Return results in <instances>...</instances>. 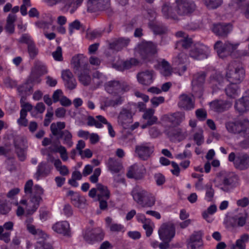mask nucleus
<instances>
[{
	"label": "nucleus",
	"instance_id": "nucleus-1",
	"mask_svg": "<svg viewBox=\"0 0 249 249\" xmlns=\"http://www.w3.org/2000/svg\"><path fill=\"white\" fill-rule=\"evenodd\" d=\"M33 182L32 180L26 182L24 186V192L26 194H30L31 199L27 207V213L28 214H32L38 208L39 203L42 200L40 195L43 193V189L39 185L34 186L33 192L32 187Z\"/></svg>",
	"mask_w": 249,
	"mask_h": 249
},
{
	"label": "nucleus",
	"instance_id": "nucleus-2",
	"mask_svg": "<svg viewBox=\"0 0 249 249\" xmlns=\"http://www.w3.org/2000/svg\"><path fill=\"white\" fill-rule=\"evenodd\" d=\"M131 195L136 203L142 208H151L155 204V196L140 187L134 188Z\"/></svg>",
	"mask_w": 249,
	"mask_h": 249
},
{
	"label": "nucleus",
	"instance_id": "nucleus-3",
	"mask_svg": "<svg viewBox=\"0 0 249 249\" xmlns=\"http://www.w3.org/2000/svg\"><path fill=\"white\" fill-rule=\"evenodd\" d=\"M245 74L242 65L236 62H232L228 66L226 78L231 83L239 84L243 80Z\"/></svg>",
	"mask_w": 249,
	"mask_h": 249
},
{
	"label": "nucleus",
	"instance_id": "nucleus-4",
	"mask_svg": "<svg viewBox=\"0 0 249 249\" xmlns=\"http://www.w3.org/2000/svg\"><path fill=\"white\" fill-rule=\"evenodd\" d=\"M175 4V11L178 17H190L196 8L192 0H176Z\"/></svg>",
	"mask_w": 249,
	"mask_h": 249
},
{
	"label": "nucleus",
	"instance_id": "nucleus-5",
	"mask_svg": "<svg viewBox=\"0 0 249 249\" xmlns=\"http://www.w3.org/2000/svg\"><path fill=\"white\" fill-rule=\"evenodd\" d=\"M214 181L219 182V185H223L220 188L224 191H228L229 187H232L236 183L237 176L233 172H221L217 175Z\"/></svg>",
	"mask_w": 249,
	"mask_h": 249
},
{
	"label": "nucleus",
	"instance_id": "nucleus-6",
	"mask_svg": "<svg viewBox=\"0 0 249 249\" xmlns=\"http://www.w3.org/2000/svg\"><path fill=\"white\" fill-rule=\"evenodd\" d=\"M106 90L112 96H116L129 89V87L124 81L111 80L105 85Z\"/></svg>",
	"mask_w": 249,
	"mask_h": 249
},
{
	"label": "nucleus",
	"instance_id": "nucleus-7",
	"mask_svg": "<svg viewBox=\"0 0 249 249\" xmlns=\"http://www.w3.org/2000/svg\"><path fill=\"white\" fill-rule=\"evenodd\" d=\"M238 45V43L232 44L228 41L223 44L221 41L218 40L215 42L214 48L218 56L224 58L231 54L237 49Z\"/></svg>",
	"mask_w": 249,
	"mask_h": 249
},
{
	"label": "nucleus",
	"instance_id": "nucleus-8",
	"mask_svg": "<svg viewBox=\"0 0 249 249\" xmlns=\"http://www.w3.org/2000/svg\"><path fill=\"white\" fill-rule=\"evenodd\" d=\"M84 0H44L49 6H53L59 3H63V8L71 14L75 12L81 5Z\"/></svg>",
	"mask_w": 249,
	"mask_h": 249
},
{
	"label": "nucleus",
	"instance_id": "nucleus-9",
	"mask_svg": "<svg viewBox=\"0 0 249 249\" xmlns=\"http://www.w3.org/2000/svg\"><path fill=\"white\" fill-rule=\"evenodd\" d=\"M136 52L142 58L146 59L157 53L156 46L150 42H142L136 48Z\"/></svg>",
	"mask_w": 249,
	"mask_h": 249
},
{
	"label": "nucleus",
	"instance_id": "nucleus-10",
	"mask_svg": "<svg viewBox=\"0 0 249 249\" xmlns=\"http://www.w3.org/2000/svg\"><path fill=\"white\" fill-rule=\"evenodd\" d=\"M159 237L161 240L171 241L175 234V228L173 223H163L158 231Z\"/></svg>",
	"mask_w": 249,
	"mask_h": 249
},
{
	"label": "nucleus",
	"instance_id": "nucleus-11",
	"mask_svg": "<svg viewBox=\"0 0 249 249\" xmlns=\"http://www.w3.org/2000/svg\"><path fill=\"white\" fill-rule=\"evenodd\" d=\"M97 192V199L99 201V207L101 210H105L107 208V200L110 197V192L107 186L101 183L96 185Z\"/></svg>",
	"mask_w": 249,
	"mask_h": 249
},
{
	"label": "nucleus",
	"instance_id": "nucleus-12",
	"mask_svg": "<svg viewBox=\"0 0 249 249\" xmlns=\"http://www.w3.org/2000/svg\"><path fill=\"white\" fill-rule=\"evenodd\" d=\"M154 147L149 143H143L136 145L135 152L138 157L142 160H148L153 153Z\"/></svg>",
	"mask_w": 249,
	"mask_h": 249
},
{
	"label": "nucleus",
	"instance_id": "nucleus-13",
	"mask_svg": "<svg viewBox=\"0 0 249 249\" xmlns=\"http://www.w3.org/2000/svg\"><path fill=\"white\" fill-rule=\"evenodd\" d=\"M213 32L221 38H225L232 30V25L230 23H217L213 25Z\"/></svg>",
	"mask_w": 249,
	"mask_h": 249
},
{
	"label": "nucleus",
	"instance_id": "nucleus-14",
	"mask_svg": "<svg viewBox=\"0 0 249 249\" xmlns=\"http://www.w3.org/2000/svg\"><path fill=\"white\" fill-rule=\"evenodd\" d=\"M110 6V0H88L87 1L88 10L95 12L108 9Z\"/></svg>",
	"mask_w": 249,
	"mask_h": 249
},
{
	"label": "nucleus",
	"instance_id": "nucleus-15",
	"mask_svg": "<svg viewBox=\"0 0 249 249\" xmlns=\"http://www.w3.org/2000/svg\"><path fill=\"white\" fill-rule=\"evenodd\" d=\"M71 64L75 73L81 70L90 67L86 58L83 55L80 54L73 56L72 58Z\"/></svg>",
	"mask_w": 249,
	"mask_h": 249
},
{
	"label": "nucleus",
	"instance_id": "nucleus-16",
	"mask_svg": "<svg viewBox=\"0 0 249 249\" xmlns=\"http://www.w3.org/2000/svg\"><path fill=\"white\" fill-rule=\"evenodd\" d=\"M211 109L217 113L228 110L231 107L232 103L228 101L215 100L209 103Z\"/></svg>",
	"mask_w": 249,
	"mask_h": 249
},
{
	"label": "nucleus",
	"instance_id": "nucleus-17",
	"mask_svg": "<svg viewBox=\"0 0 249 249\" xmlns=\"http://www.w3.org/2000/svg\"><path fill=\"white\" fill-rule=\"evenodd\" d=\"M104 237V234L100 229L87 230L84 235L85 241L89 243L95 241H101Z\"/></svg>",
	"mask_w": 249,
	"mask_h": 249
},
{
	"label": "nucleus",
	"instance_id": "nucleus-18",
	"mask_svg": "<svg viewBox=\"0 0 249 249\" xmlns=\"http://www.w3.org/2000/svg\"><path fill=\"white\" fill-rule=\"evenodd\" d=\"M244 119H239L234 121H229L225 124L227 130L230 133L243 134Z\"/></svg>",
	"mask_w": 249,
	"mask_h": 249
},
{
	"label": "nucleus",
	"instance_id": "nucleus-19",
	"mask_svg": "<svg viewBox=\"0 0 249 249\" xmlns=\"http://www.w3.org/2000/svg\"><path fill=\"white\" fill-rule=\"evenodd\" d=\"M133 115L130 110L123 108L118 117V123L124 127L127 126L132 123Z\"/></svg>",
	"mask_w": 249,
	"mask_h": 249
},
{
	"label": "nucleus",
	"instance_id": "nucleus-20",
	"mask_svg": "<svg viewBox=\"0 0 249 249\" xmlns=\"http://www.w3.org/2000/svg\"><path fill=\"white\" fill-rule=\"evenodd\" d=\"M203 233L201 231L194 232L187 240L188 248H200L203 246Z\"/></svg>",
	"mask_w": 249,
	"mask_h": 249
},
{
	"label": "nucleus",
	"instance_id": "nucleus-21",
	"mask_svg": "<svg viewBox=\"0 0 249 249\" xmlns=\"http://www.w3.org/2000/svg\"><path fill=\"white\" fill-rule=\"evenodd\" d=\"M138 82L144 86H149L153 81V71H145L140 72L137 75Z\"/></svg>",
	"mask_w": 249,
	"mask_h": 249
},
{
	"label": "nucleus",
	"instance_id": "nucleus-22",
	"mask_svg": "<svg viewBox=\"0 0 249 249\" xmlns=\"http://www.w3.org/2000/svg\"><path fill=\"white\" fill-rule=\"evenodd\" d=\"M54 231L64 236L70 237L71 235L69 224L67 221L56 223L53 227Z\"/></svg>",
	"mask_w": 249,
	"mask_h": 249
},
{
	"label": "nucleus",
	"instance_id": "nucleus-23",
	"mask_svg": "<svg viewBox=\"0 0 249 249\" xmlns=\"http://www.w3.org/2000/svg\"><path fill=\"white\" fill-rule=\"evenodd\" d=\"M179 101L178 103L179 107L185 110H189L194 108L195 103L190 96L183 94L179 96Z\"/></svg>",
	"mask_w": 249,
	"mask_h": 249
},
{
	"label": "nucleus",
	"instance_id": "nucleus-24",
	"mask_svg": "<svg viewBox=\"0 0 249 249\" xmlns=\"http://www.w3.org/2000/svg\"><path fill=\"white\" fill-rule=\"evenodd\" d=\"M61 76L65 81L66 86L70 90L75 88L76 82L73 77V74L69 70H66L62 71Z\"/></svg>",
	"mask_w": 249,
	"mask_h": 249
},
{
	"label": "nucleus",
	"instance_id": "nucleus-25",
	"mask_svg": "<svg viewBox=\"0 0 249 249\" xmlns=\"http://www.w3.org/2000/svg\"><path fill=\"white\" fill-rule=\"evenodd\" d=\"M144 173V169L142 166L134 164L129 168L126 175L128 178L140 179L143 177Z\"/></svg>",
	"mask_w": 249,
	"mask_h": 249
},
{
	"label": "nucleus",
	"instance_id": "nucleus-26",
	"mask_svg": "<svg viewBox=\"0 0 249 249\" xmlns=\"http://www.w3.org/2000/svg\"><path fill=\"white\" fill-rule=\"evenodd\" d=\"M164 118L172 124L178 125L185 119V114L183 112H176L165 115Z\"/></svg>",
	"mask_w": 249,
	"mask_h": 249
},
{
	"label": "nucleus",
	"instance_id": "nucleus-27",
	"mask_svg": "<svg viewBox=\"0 0 249 249\" xmlns=\"http://www.w3.org/2000/svg\"><path fill=\"white\" fill-rule=\"evenodd\" d=\"M235 167L240 170H246L249 168V156L247 154L238 156L234 161Z\"/></svg>",
	"mask_w": 249,
	"mask_h": 249
},
{
	"label": "nucleus",
	"instance_id": "nucleus-28",
	"mask_svg": "<svg viewBox=\"0 0 249 249\" xmlns=\"http://www.w3.org/2000/svg\"><path fill=\"white\" fill-rule=\"evenodd\" d=\"M235 108L240 113H244L249 110V98L246 93L235 102Z\"/></svg>",
	"mask_w": 249,
	"mask_h": 249
},
{
	"label": "nucleus",
	"instance_id": "nucleus-29",
	"mask_svg": "<svg viewBox=\"0 0 249 249\" xmlns=\"http://www.w3.org/2000/svg\"><path fill=\"white\" fill-rule=\"evenodd\" d=\"M52 168L47 166V164L44 162L39 163L36 173L35 174V177L37 180L39 179L41 177H45L50 174Z\"/></svg>",
	"mask_w": 249,
	"mask_h": 249
},
{
	"label": "nucleus",
	"instance_id": "nucleus-30",
	"mask_svg": "<svg viewBox=\"0 0 249 249\" xmlns=\"http://www.w3.org/2000/svg\"><path fill=\"white\" fill-rule=\"evenodd\" d=\"M90 73L89 67L75 73L78 75L79 81L84 86H88L91 82V78Z\"/></svg>",
	"mask_w": 249,
	"mask_h": 249
},
{
	"label": "nucleus",
	"instance_id": "nucleus-31",
	"mask_svg": "<svg viewBox=\"0 0 249 249\" xmlns=\"http://www.w3.org/2000/svg\"><path fill=\"white\" fill-rule=\"evenodd\" d=\"M161 11L163 16L166 18H171L177 20H179L178 15L175 11V7L174 9H173L169 3H164L162 6Z\"/></svg>",
	"mask_w": 249,
	"mask_h": 249
},
{
	"label": "nucleus",
	"instance_id": "nucleus-32",
	"mask_svg": "<svg viewBox=\"0 0 249 249\" xmlns=\"http://www.w3.org/2000/svg\"><path fill=\"white\" fill-rule=\"evenodd\" d=\"M167 135L172 141H180L185 138L181 129L178 127H173L169 129L167 131Z\"/></svg>",
	"mask_w": 249,
	"mask_h": 249
},
{
	"label": "nucleus",
	"instance_id": "nucleus-33",
	"mask_svg": "<svg viewBox=\"0 0 249 249\" xmlns=\"http://www.w3.org/2000/svg\"><path fill=\"white\" fill-rule=\"evenodd\" d=\"M129 41L130 40L128 38H119L115 39L112 42L109 43V47L112 49L119 51L126 47Z\"/></svg>",
	"mask_w": 249,
	"mask_h": 249
},
{
	"label": "nucleus",
	"instance_id": "nucleus-34",
	"mask_svg": "<svg viewBox=\"0 0 249 249\" xmlns=\"http://www.w3.org/2000/svg\"><path fill=\"white\" fill-rule=\"evenodd\" d=\"M108 170L113 174L119 173L123 168L121 163L117 160L110 158L107 162Z\"/></svg>",
	"mask_w": 249,
	"mask_h": 249
},
{
	"label": "nucleus",
	"instance_id": "nucleus-35",
	"mask_svg": "<svg viewBox=\"0 0 249 249\" xmlns=\"http://www.w3.org/2000/svg\"><path fill=\"white\" fill-rule=\"evenodd\" d=\"M191 57L197 59L206 58L207 55L201 46H195L192 48L190 53Z\"/></svg>",
	"mask_w": 249,
	"mask_h": 249
},
{
	"label": "nucleus",
	"instance_id": "nucleus-36",
	"mask_svg": "<svg viewBox=\"0 0 249 249\" xmlns=\"http://www.w3.org/2000/svg\"><path fill=\"white\" fill-rule=\"evenodd\" d=\"M155 110L152 108L146 109L142 115L143 119L147 120V124L149 125H152L156 124L158 121V118L154 116Z\"/></svg>",
	"mask_w": 249,
	"mask_h": 249
},
{
	"label": "nucleus",
	"instance_id": "nucleus-37",
	"mask_svg": "<svg viewBox=\"0 0 249 249\" xmlns=\"http://www.w3.org/2000/svg\"><path fill=\"white\" fill-rule=\"evenodd\" d=\"M161 73L164 76H169L173 72V69L170 64L165 60L163 59L159 63Z\"/></svg>",
	"mask_w": 249,
	"mask_h": 249
},
{
	"label": "nucleus",
	"instance_id": "nucleus-38",
	"mask_svg": "<svg viewBox=\"0 0 249 249\" xmlns=\"http://www.w3.org/2000/svg\"><path fill=\"white\" fill-rule=\"evenodd\" d=\"M58 139L62 138L63 140L64 144H67L69 147H71L73 145L72 141V134L68 130H63L57 136Z\"/></svg>",
	"mask_w": 249,
	"mask_h": 249
},
{
	"label": "nucleus",
	"instance_id": "nucleus-39",
	"mask_svg": "<svg viewBox=\"0 0 249 249\" xmlns=\"http://www.w3.org/2000/svg\"><path fill=\"white\" fill-rule=\"evenodd\" d=\"M238 84L231 83L225 89L226 95L231 98H235L238 94L239 87Z\"/></svg>",
	"mask_w": 249,
	"mask_h": 249
},
{
	"label": "nucleus",
	"instance_id": "nucleus-40",
	"mask_svg": "<svg viewBox=\"0 0 249 249\" xmlns=\"http://www.w3.org/2000/svg\"><path fill=\"white\" fill-rule=\"evenodd\" d=\"M16 19V16L12 14H9L7 18L5 29L6 31L10 34H12L14 32V22Z\"/></svg>",
	"mask_w": 249,
	"mask_h": 249
},
{
	"label": "nucleus",
	"instance_id": "nucleus-41",
	"mask_svg": "<svg viewBox=\"0 0 249 249\" xmlns=\"http://www.w3.org/2000/svg\"><path fill=\"white\" fill-rule=\"evenodd\" d=\"M65 127V123L64 122H58L56 123H52L51 124L50 129L52 134L54 136H57L58 134L63 132L62 130Z\"/></svg>",
	"mask_w": 249,
	"mask_h": 249
},
{
	"label": "nucleus",
	"instance_id": "nucleus-42",
	"mask_svg": "<svg viewBox=\"0 0 249 249\" xmlns=\"http://www.w3.org/2000/svg\"><path fill=\"white\" fill-rule=\"evenodd\" d=\"M11 210L10 204L5 199L0 198V213L1 214H8Z\"/></svg>",
	"mask_w": 249,
	"mask_h": 249
},
{
	"label": "nucleus",
	"instance_id": "nucleus-43",
	"mask_svg": "<svg viewBox=\"0 0 249 249\" xmlns=\"http://www.w3.org/2000/svg\"><path fill=\"white\" fill-rule=\"evenodd\" d=\"M249 240V235L248 234H244L240 236V238L238 239L236 242V246L239 249H245L246 243Z\"/></svg>",
	"mask_w": 249,
	"mask_h": 249
},
{
	"label": "nucleus",
	"instance_id": "nucleus-44",
	"mask_svg": "<svg viewBox=\"0 0 249 249\" xmlns=\"http://www.w3.org/2000/svg\"><path fill=\"white\" fill-rule=\"evenodd\" d=\"M47 72V69L45 66L39 62L36 63L34 70L32 71V74L35 73L37 75H42Z\"/></svg>",
	"mask_w": 249,
	"mask_h": 249
},
{
	"label": "nucleus",
	"instance_id": "nucleus-45",
	"mask_svg": "<svg viewBox=\"0 0 249 249\" xmlns=\"http://www.w3.org/2000/svg\"><path fill=\"white\" fill-rule=\"evenodd\" d=\"M149 26L155 34L161 35L165 34L167 31L166 27L161 25L150 23Z\"/></svg>",
	"mask_w": 249,
	"mask_h": 249
},
{
	"label": "nucleus",
	"instance_id": "nucleus-46",
	"mask_svg": "<svg viewBox=\"0 0 249 249\" xmlns=\"http://www.w3.org/2000/svg\"><path fill=\"white\" fill-rule=\"evenodd\" d=\"M96 118L103 124H107L108 132L110 136L112 137H114L115 135V132L114 131L111 124L107 122L106 118L101 115L97 116Z\"/></svg>",
	"mask_w": 249,
	"mask_h": 249
},
{
	"label": "nucleus",
	"instance_id": "nucleus-47",
	"mask_svg": "<svg viewBox=\"0 0 249 249\" xmlns=\"http://www.w3.org/2000/svg\"><path fill=\"white\" fill-rule=\"evenodd\" d=\"M27 228L28 231L32 234L35 235L36 236H39L42 235L43 237L46 236V233H45L42 230L37 229H36L35 227L31 224H27Z\"/></svg>",
	"mask_w": 249,
	"mask_h": 249
},
{
	"label": "nucleus",
	"instance_id": "nucleus-48",
	"mask_svg": "<svg viewBox=\"0 0 249 249\" xmlns=\"http://www.w3.org/2000/svg\"><path fill=\"white\" fill-rule=\"evenodd\" d=\"M205 74L204 72L198 73L194 75L193 83L194 85H201L205 80Z\"/></svg>",
	"mask_w": 249,
	"mask_h": 249
},
{
	"label": "nucleus",
	"instance_id": "nucleus-49",
	"mask_svg": "<svg viewBox=\"0 0 249 249\" xmlns=\"http://www.w3.org/2000/svg\"><path fill=\"white\" fill-rule=\"evenodd\" d=\"M206 6L209 9H216L222 3V0H204Z\"/></svg>",
	"mask_w": 249,
	"mask_h": 249
},
{
	"label": "nucleus",
	"instance_id": "nucleus-50",
	"mask_svg": "<svg viewBox=\"0 0 249 249\" xmlns=\"http://www.w3.org/2000/svg\"><path fill=\"white\" fill-rule=\"evenodd\" d=\"M234 227H243L246 223L247 216L245 215L233 217Z\"/></svg>",
	"mask_w": 249,
	"mask_h": 249
},
{
	"label": "nucleus",
	"instance_id": "nucleus-51",
	"mask_svg": "<svg viewBox=\"0 0 249 249\" xmlns=\"http://www.w3.org/2000/svg\"><path fill=\"white\" fill-rule=\"evenodd\" d=\"M27 113H26L23 110L20 112V118L18 120L17 122L19 125L22 126H27L28 125V121L26 118Z\"/></svg>",
	"mask_w": 249,
	"mask_h": 249
},
{
	"label": "nucleus",
	"instance_id": "nucleus-52",
	"mask_svg": "<svg viewBox=\"0 0 249 249\" xmlns=\"http://www.w3.org/2000/svg\"><path fill=\"white\" fill-rule=\"evenodd\" d=\"M87 124L89 126H95L97 128H101L103 126L102 123L96 120L92 116H89L88 117Z\"/></svg>",
	"mask_w": 249,
	"mask_h": 249
},
{
	"label": "nucleus",
	"instance_id": "nucleus-53",
	"mask_svg": "<svg viewBox=\"0 0 249 249\" xmlns=\"http://www.w3.org/2000/svg\"><path fill=\"white\" fill-rule=\"evenodd\" d=\"M28 52L30 57L34 59L38 53V49L36 47L34 43L28 46Z\"/></svg>",
	"mask_w": 249,
	"mask_h": 249
},
{
	"label": "nucleus",
	"instance_id": "nucleus-54",
	"mask_svg": "<svg viewBox=\"0 0 249 249\" xmlns=\"http://www.w3.org/2000/svg\"><path fill=\"white\" fill-rule=\"evenodd\" d=\"M194 140L197 145H200L203 142V131L202 130L195 133Z\"/></svg>",
	"mask_w": 249,
	"mask_h": 249
},
{
	"label": "nucleus",
	"instance_id": "nucleus-55",
	"mask_svg": "<svg viewBox=\"0 0 249 249\" xmlns=\"http://www.w3.org/2000/svg\"><path fill=\"white\" fill-rule=\"evenodd\" d=\"M196 115L199 120L203 121L206 119L207 113L205 109L199 108L196 111Z\"/></svg>",
	"mask_w": 249,
	"mask_h": 249
},
{
	"label": "nucleus",
	"instance_id": "nucleus-56",
	"mask_svg": "<svg viewBox=\"0 0 249 249\" xmlns=\"http://www.w3.org/2000/svg\"><path fill=\"white\" fill-rule=\"evenodd\" d=\"M139 64V61L135 58H131L128 61L124 62L123 66L125 69H129L133 66H136Z\"/></svg>",
	"mask_w": 249,
	"mask_h": 249
},
{
	"label": "nucleus",
	"instance_id": "nucleus-57",
	"mask_svg": "<svg viewBox=\"0 0 249 249\" xmlns=\"http://www.w3.org/2000/svg\"><path fill=\"white\" fill-rule=\"evenodd\" d=\"M205 188L206 190V197L208 201H211L213 197L214 193V190L212 188L211 185H206Z\"/></svg>",
	"mask_w": 249,
	"mask_h": 249
},
{
	"label": "nucleus",
	"instance_id": "nucleus-58",
	"mask_svg": "<svg viewBox=\"0 0 249 249\" xmlns=\"http://www.w3.org/2000/svg\"><path fill=\"white\" fill-rule=\"evenodd\" d=\"M192 40L190 38L185 37L181 40L178 42L184 49H188L192 44Z\"/></svg>",
	"mask_w": 249,
	"mask_h": 249
},
{
	"label": "nucleus",
	"instance_id": "nucleus-59",
	"mask_svg": "<svg viewBox=\"0 0 249 249\" xmlns=\"http://www.w3.org/2000/svg\"><path fill=\"white\" fill-rule=\"evenodd\" d=\"M187 58V56L185 53H180L176 57L175 62L177 64H183L186 62Z\"/></svg>",
	"mask_w": 249,
	"mask_h": 249
},
{
	"label": "nucleus",
	"instance_id": "nucleus-60",
	"mask_svg": "<svg viewBox=\"0 0 249 249\" xmlns=\"http://www.w3.org/2000/svg\"><path fill=\"white\" fill-rule=\"evenodd\" d=\"M53 58L56 61H62L63 60L62 54V48L58 46L55 51L52 53Z\"/></svg>",
	"mask_w": 249,
	"mask_h": 249
},
{
	"label": "nucleus",
	"instance_id": "nucleus-61",
	"mask_svg": "<svg viewBox=\"0 0 249 249\" xmlns=\"http://www.w3.org/2000/svg\"><path fill=\"white\" fill-rule=\"evenodd\" d=\"M243 125V130L242 135L247 138V141L249 142V121L247 119H244Z\"/></svg>",
	"mask_w": 249,
	"mask_h": 249
},
{
	"label": "nucleus",
	"instance_id": "nucleus-62",
	"mask_svg": "<svg viewBox=\"0 0 249 249\" xmlns=\"http://www.w3.org/2000/svg\"><path fill=\"white\" fill-rule=\"evenodd\" d=\"M150 101L153 107H157L160 104L164 102V98L162 96L154 97L151 99Z\"/></svg>",
	"mask_w": 249,
	"mask_h": 249
},
{
	"label": "nucleus",
	"instance_id": "nucleus-63",
	"mask_svg": "<svg viewBox=\"0 0 249 249\" xmlns=\"http://www.w3.org/2000/svg\"><path fill=\"white\" fill-rule=\"evenodd\" d=\"M71 200L73 202V204L78 208H80L82 201L80 199L79 195L77 193L74 196L71 197Z\"/></svg>",
	"mask_w": 249,
	"mask_h": 249
},
{
	"label": "nucleus",
	"instance_id": "nucleus-64",
	"mask_svg": "<svg viewBox=\"0 0 249 249\" xmlns=\"http://www.w3.org/2000/svg\"><path fill=\"white\" fill-rule=\"evenodd\" d=\"M115 96H116V98L115 99H111L112 103V107H116L117 106L121 105L124 101L123 97L121 96L120 95L118 94Z\"/></svg>",
	"mask_w": 249,
	"mask_h": 249
}]
</instances>
